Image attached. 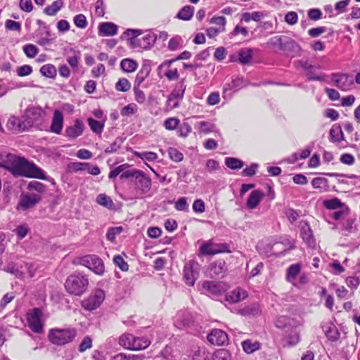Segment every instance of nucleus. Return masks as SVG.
Masks as SVG:
<instances>
[{
	"mask_svg": "<svg viewBox=\"0 0 360 360\" xmlns=\"http://www.w3.org/2000/svg\"><path fill=\"white\" fill-rule=\"evenodd\" d=\"M225 165L231 169H238L243 167L244 163L242 160L236 158H226Z\"/></svg>",
	"mask_w": 360,
	"mask_h": 360,
	"instance_id": "obj_46",
	"label": "nucleus"
},
{
	"mask_svg": "<svg viewBox=\"0 0 360 360\" xmlns=\"http://www.w3.org/2000/svg\"><path fill=\"white\" fill-rule=\"evenodd\" d=\"M200 264L193 260L186 262L184 267V279L185 283L193 286L199 276Z\"/></svg>",
	"mask_w": 360,
	"mask_h": 360,
	"instance_id": "obj_9",
	"label": "nucleus"
},
{
	"mask_svg": "<svg viewBox=\"0 0 360 360\" xmlns=\"http://www.w3.org/2000/svg\"><path fill=\"white\" fill-rule=\"evenodd\" d=\"M247 296L248 294L245 290L237 288L226 295V300L232 303H236L244 300Z\"/></svg>",
	"mask_w": 360,
	"mask_h": 360,
	"instance_id": "obj_28",
	"label": "nucleus"
},
{
	"mask_svg": "<svg viewBox=\"0 0 360 360\" xmlns=\"http://www.w3.org/2000/svg\"><path fill=\"white\" fill-rule=\"evenodd\" d=\"M142 33L141 30L128 29L124 32L126 35H131V45L133 48H141L143 49H149L155 44L157 36L149 32L142 37L137 39L136 37Z\"/></svg>",
	"mask_w": 360,
	"mask_h": 360,
	"instance_id": "obj_3",
	"label": "nucleus"
},
{
	"mask_svg": "<svg viewBox=\"0 0 360 360\" xmlns=\"http://www.w3.org/2000/svg\"><path fill=\"white\" fill-rule=\"evenodd\" d=\"M131 88V84L126 78H121L115 84V89L118 91L126 92Z\"/></svg>",
	"mask_w": 360,
	"mask_h": 360,
	"instance_id": "obj_52",
	"label": "nucleus"
},
{
	"mask_svg": "<svg viewBox=\"0 0 360 360\" xmlns=\"http://www.w3.org/2000/svg\"><path fill=\"white\" fill-rule=\"evenodd\" d=\"M328 181L326 178L316 177L312 179L311 185L314 188H319L320 191H325L328 186Z\"/></svg>",
	"mask_w": 360,
	"mask_h": 360,
	"instance_id": "obj_43",
	"label": "nucleus"
},
{
	"mask_svg": "<svg viewBox=\"0 0 360 360\" xmlns=\"http://www.w3.org/2000/svg\"><path fill=\"white\" fill-rule=\"evenodd\" d=\"M89 279L86 275L79 272L70 274L66 279L65 287L68 292L76 296H81L87 290Z\"/></svg>",
	"mask_w": 360,
	"mask_h": 360,
	"instance_id": "obj_2",
	"label": "nucleus"
},
{
	"mask_svg": "<svg viewBox=\"0 0 360 360\" xmlns=\"http://www.w3.org/2000/svg\"><path fill=\"white\" fill-rule=\"evenodd\" d=\"M244 352L247 354H252L260 349V343L257 341L245 340L241 343Z\"/></svg>",
	"mask_w": 360,
	"mask_h": 360,
	"instance_id": "obj_30",
	"label": "nucleus"
},
{
	"mask_svg": "<svg viewBox=\"0 0 360 360\" xmlns=\"http://www.w3.org/2000/svg\"><path fill=\"white\" fill-rule=\"evenodd\" d=\"M105 299V292L101 289H96L89 297L82 302V307L92 311L98 308Z\"/></svg>",
	"mask_w": 360,
	"mask_h": 360,
	"instance_id": "obj_11",
	"label": "nucleus"
},
{
	"mask_svg": "<svg viewBox=\"0 0 360 360\" xmlns=\"http://www.w3.org/2000/svg\"><path fill=\"white\" fill-rule=\"evenodd\" d=\"M69 169L75 172L87 171L89 174L96 176L101 173L99 167L88 162H72Z\"/></svg>",
	"mask_w": 360,
	"mask_h": 360,
	"instance_id": "obj_14",
	"label": "nucleus"
},
{
	"mask_svg": "<svg viewBox=\"0 0 360 360\" xmlns=\"http://www.w3.org/2000/svg\"><path fill=\"white\" fill-rule=\"evenodd\" d=\"M120 67L125 72H132L136 70L138 64L132 59L125 58L121 61Z\"/></svg>",
	"mask_w": 360,
	"mask_h": 360,
	"instance_id": "obj_37",
	"label": "nucleus"
},
{
	"mask_svg": "<svg viewBox=\"0 0 360 360\" xmlns=\"http://www.w3.org/2000/svg\"><path fill=\"white\" fill-rule=\"evenodd\" d=\"M22 49L27 57L30 58H34L39 53L38 48L32 44L25 45Z\"/></svg>",
	"mask_w": 360,
	"mask_h": 360,
	"instance_id": "obj_50",
	"label": "nucleus"
},
{
	"mask_svg": "<svg viewBox=\"0 0 360 360\" xmlns=\"http://www.w3.org/2000/svg\"><path fill=\"white\" fill-rule=\"evenodd\" d=\"M302 264L300 263H296L290 265L286 270V281L291 284L294 283L295 280L297 278V276L300 274Z\"/></svg>",
	"mask_w": 360,
	"mask_h": 360,
	"instance_id": "obj_23",
	"label": "nucleus"
},
{
	"mask_svg": "<svg viewBox=\"0 0 360 360\" xmlns=\"http://www.w3.org/2000/svg\"><path fill=\"white\" fill-rule=\"evenodd\" d=\"M93 340L92 338L90 336H85L81 343L79 345L78 350L79 352L82 353L86 351L87 349H89L92 347Z\"/></svg>",
	"mask_w": 360,
	"mask_h": 360,
	"instance_id": "obj_53",
	"label": "nucleus"
},
{
	"mask_svg": "<svg viewBox=\"0 0 360 360\" xmlns=\"http://www.w3.org/2000/svg\"><path fill=\"white\" fill-rule=\"evenodd\" d=\"M202 288L212 295H219L226 290L225 285L221 282L204 281Z\"/></svg>",
	"mask_w": 360,
	"mask_h": 360,
	"instance_id": "obj_17",
	"label": "nucleus"
},
{
	"mask_svg": "<svg viewBox=\"0 0 360 360\" xmlns=\"http://www.w3.org/2000/svg\"><path fill=\"white\" fill-rule=\"evenodd\" d=\"M194 13V8L191 6H184L176 14V18L182 20H189L192 18Z\"/></svg>",
	"mask_w": 360,
	"mask_h": 360,
	"instance_id": "obj_35",
	"label": "nucleus"
},
{
	"mask_svg": "<svg viewBox=\"0 0 360 360\" xmlns=\"http://www.w3.org/2000/svg\"><path fill=\"white\" fill-rule=\"evenodd\" d=\"M5 270L15 276V277L22 279L25 278V273L23 269L20 268V265H18L15 263H10L6 267Z\"/></svg>",
	"mask_w": 360,
	"mask_h": 360,
	"instance_id": "obj_33",
	"label": "nucleus"
},
{
	"mask_svg": "<svg viewBox=\"0 0 360 360\" xmlns=\"http://www.w3.org/2000/svg\"><path fill=\"white\" fill-rule=\"evenodd\" d=\"M226 271V262L222 259L212 262L210 266L209 274L212 278L223 277Z\"/></svg>",
	"mask_w": 360,
	"mask_h": 360,
	"instance_id": "obj_19",
	"label": "nucleus"
},
{
	"mask_svg": "<svg viewBox=\"0 0 360 360\" xmlns=\"http://www.w3.org/2000/svg\"><path fill=\"white\" fill-rule=\"evenodd\" d=\"M79 264L87 267L98 275H102L105 271L103 260L94 255L82 257L79 259Z\"/></svg>",
	"mask_w": 360,
	"mask_h": 360,
	"instance_id": "obj_6",
	"label": "nucleus"
},
{
	"mask_svg": "<svg viewBox=\"0 0 360 360\" xmlns=\"http://www.w3.org/2000/svg\"><path fill=\"white\" fill-rule=\"evenodd\" d=\"M87 122L90 129L93 132L96 133V134H101L102 133L104 128V123H102L91 117L87 120Z\"/></svg>",
	"mask_w": 360,
	"mask_h": 360,
	"instance_id": "obj_44",
	"label": "nucleus"
},
{
	"mask_svg": "<svg viewBox=\"0 0 360 360\" xmlns=\"http://www.w3.org/2000/svg\"><path fill=\"white\" fill-rule=\"evenodd\" d=\"M149 74L148 68H141L136 75L134 86H140L141 83L146 79Z\"/></svg>",
	"mask_w": 360,
	"mask_h": 360,
	"instance_id": "obj_51",
	"label": "nucleus"
},
{
	"mask_svg": "<svg viewBox=\"0 0 360 360\" xmlns=\"http://www.w3.org/2000/svg\"><path fill=\"white\" fill-rule=\"evenodd\" d=\"M32 127V122L31 120L26 121L25 117L20 118L16 116L10 117L6 124L7 129L15 134L28 130Z\"/></svg>",
	"mask_w": 360,
	"mask_h": 360,
	"instance_id": "obj_10",
	"label": "nucleus"
},
{
	"mask_svg": "<svg viewBox=\"0 0 360 360\" xmlns=\"http://www.w3.org/2000/svg\"><path fill=\"white\" fill-rule=\"evenodd\" d=\"M280 49L283 51H295L300 50V47L295 41L283 36Z\"/></svg>",
	"mask_w": 360,
	"mask_h": 360,
	"instance_id": "obj_26",
	"label": "nucleus"
},
{
	"mask_svg": "<svg viewBox=\"0 0 360 360\" xmlns=\"http://www.w3.org/2000/svg\"><path fill=\"white\" fill-rule=\"evenodd\" d=\"M323 205L326 209L328 210H336L342 208L344 204L337 198H334L330 200H327L323 202Z\"/></svg>",
	"mask_w": 360,
	"mask_h": 360,
	"instance_id": "obj_47",
	"label": "nucleus"
},
{
	"mask_svg": "<svg viewBox=\"0 0 360 360\" xmlns=\"http://www.w3.org/2000/svg\"><path fill=\"white\" fill-rule=\"evenodd\" d=\"M169 158L174 162H181L184 159V155L175 148H169L168 149Z\"/></svg>",
	"mask_w": 360,
	"mask_h": 360,
	"instance_id": "obj_54",
	"label": "nucleus"
},
{
	"mask_svg": "<svg viewBox=\"0 0 360 360\" xmlns=\"http://www.w3.org/2000/svg\"><path fill=\"white\" fill-rule=\"evenodd\" d=\"M131 344L130 350H141L146 349L150 345V341L146 338L135 337V340Z\"/></svg>",
	"mask_w": 360,
	"mask_h": 360,
	"instance_id": "obj_36",
	"label": "nucleus"
},
{
	"mask_svg": "<svg viewBox=\"0 0 360 360\" xmlns=\"http://www.w3.org/2000/svg\"><path fill=\"white\" fill-rule=\"evenodd\" d=\"M41 201V198H40L39 195H34L31 193L25 194L23 193L20 196L18 207H20L23 210H26L34 207Z\"/></svg>",
	"mask_w": 360,
	"mask_h": 360,
	"instance_id": "obj_13",
	"label": "nucleus"
},
{
	"mask_svg": "<svg viewBox=\"0 0 360 360\" xmlns=\"http://www.w3.org/2000/svg\"><path fill=\"white\" fill-rule=\"evenodd\" d=\"M302 67L305 71H307L308 80L314 81H323V77L321 76H316L314 75V67L309 64L308 62H304L302 64Z\"/></svg>",
	"mask_w": 360,
	"mask_h": 360,
	"instance_id": "obj_39",
	"label": "nucleus"
},
{
	"mask_svg": "<svg viewBox=\"0 0 360 360\" xmlns=\"http://www.w3.org/2000/svg\"><path fill=\"white\" fill-rule=\"evenodd\" d=\"M309 281V276L307 273H302L300 275L299 279L295 280L294 283L292 285L297 288H300L303 285L308 283Z\"/></svg>",
	"mask_w": 360,
	"mask_h": 360,
	"instance_id": "obj_57",
	"label": "nucleus"
},
{
	"mask_svg": "<svg viewBox=\"0 0 360 360\" xmlns=\"http://www.w3.org/2000/svg\"><path fill=\"white\" fill-rule=\"evenodd\" d=\"M214 360H231V356L230 352L225 349L217 350L214 354Z\"/></svg>",
	"mask_w": 360,
	"mask_h": 360,
	"instance_id": "obj_55",
	"label": "nucleus"
},
{
	"mask_svg": "<svg viewBox=\"0 0 360 360\" xmlns=\"http://www.w3.org/2000/svg\"><path fill=\"white\" fill-rule=\"evenodd\" d=\"M63 6V1L62 0H56L53 1L51 5L46 6L44 13L49 16L55 15Z\"/></svg>",
	"mask_w": 360,
	"mask_h": 360,
	"instance_id": "obj_32",
	"label": "nucleus"
},
{
	"mask_svg": "<svg viewBox=\"0 0 360 360\" xmlns=\"http://www.w3.org/2000/svg\"><path fill=\"white\" fill-rule=\"evenodd\" d=\"M180 124V120L176 117H169L165 120L164 127L167 130H174Z\"/></svg>",
	"mask_w": 360,
	"mask_h": 360,
	"instance_id": "obj_56",
	"label": "nucleus"
},
{
	"mask_svg": "<svg viewBox=\"0 0 360 360\" xmlns=\"http://www.w3.org/2000/svg\"><path fill=\"white\" fill-rule=\"evenodd\" d=\"M29 193L34 195H39L42 198L43 195L46 192V186L37 181H30L27 186Z\"/></svg>",
	"mask_w": 360,
	"mask_h": 360,
	"instance_id": "obj_22",
	"label": "nucleus"
},
{
	"mask_svg": "<svg viewBox=\"0 0 360 360\" xmlns=\"http://www.w3.org/2000/svg\"><path fill=\"white\" fill-rule=\"evenodd\" d=\"M41 311L38 308H34L32 312L27 314L29 327L35 333H42L44 331L41 320Z\"/></svg>",
	"mask_w": 360,
	"mask_h": 360,
	"instance_id": "obj_12",
	"label": "nucleus"
},
{
	"mask_svg": "<svg viewBox=\"0 0 360 360\" xmlns=\"http://www.w3.org/2000/svg\"><path fill=\"white\" fill-rule=\"evenodd\" d=\"M41 74L48 78L53 79L57 75V70L52 64H46L40 68Z\"/></svg>",
	"mask_w": 360,
	"mask_h": 360,
	"instance_id": "obj_38",
	"label": "nucleus"
},
{
	"mask_svg": "<svg viewBox=\"0 0 360 360\" xmlns=\"http://www.w3.org/2000/svg\"><path fill=\"white\" fill-rule=\"evenodd\" d=\"M207 340L212 345L217 346L224 345L229 342L227 334L220 329L212 330L207 335Z\"/></svg>",
	"mask_w": 360,
	"mask_h": 360,
	"instance_id": "obj_15",
	"label": "nucleus"
},
{
	"mask_svg": "<svg viewBox=\"0 0 360 360\" xmlns=\"http://www.w3.org/2000/svg\"><path fill=\"white\" fill-rule=\"evenodd\" d=\"M226 243H215L212 240L204 242L200 247L201 255H214L219 253L231 252Z\"/></svg>",
	"mask_w": 360,
	"mask_h": 360,
	"instance_id": "obj_5",
	"label": "nucleus"
},
{
	"mask_svg": "<svg viewBox=\"0 0 360 360\" xmlns=\"http://www.w3.org/2000/svg\"><path fill=\"white\" fill-rule=\"evenodd\" d=\"M84 129V122L77 119L73 124L68 126L65 129V136L70 139H75L78 136H81Z\"/></svg>",
	"mask_w": 360,
	"mask_h": 360,
	"instance_id": "obj_16",
	"label": "nucleus"
},
{
	"mask_svg": "<svg viewBox=\"0 0 360 360\" xmlns=\"http://www.w3.org/2000/svg\"><path fill=\"white\" fill-rule=\"evenodd\" d=\"M263 197L264 194L262 191L259 190H255L252 191L247 200L246 205L248 208L250 210L256 208L261 202Z\"/></svg>",
	"mask_w": 360,
	"mask_h": 360,
	"instance_id": "obj_24",
	"label": "nucleus"
},
{
	"mask_svg": "<svg viewBox=\"0 0 360 360\" xmlns=\"http://www.w3.org/2000/svg\"><path fill=\"white\" fill-rule=\"evenodd\" d=\"M182 42L183 41L181 37L175 36L170 39L168 44V49L170 51H175L180 46Z\"/></svg>",
	"mask_w": 360,
	"mask_h": 360,
	"instance_id": "obj_59",
	"label": "nucleus"
},
{
	"mask_svg": "<svg viewBox=\"0 0 360 360\" xmlns=\"http://www.w3.org/2000/svg\"><path fill=\"white\" fill-rule=\"evenodd\" d=\"M185 90L186 85L184 84V79H183L178 84V85H176L175 89L171 93L170 96H172V98H176L181 101L184 97Z\"/></svg>",
	"mask_w": 360,
	"mask_h": 360,
	"instance_id": "obj_41",
	"label": "nucleus"
},
{
	"mask_svg": "<svg viewBox=\"0 0 360 360\" xmlns=\"http://www.w3.org/2000/svg\"><path fill=\"white\" fill-rule=\"evenodd\" d=\"M73 22L79 28L84 29L87 25L86 18L83 14H78L74 17Z\"/></svg>",
	"mask_w": 360,
	"mask_h": 360,
	"instance_id": "obj_58",
	"label": "nucleus"
},
{
	"mask_svg": "<svg viewBox=\"0 0 360 360\" xmlns=\"http://www.w3.org/2000/svg\"><path fill=\"white\" fill-rule=\"evenodd\" d=\"M253 55V50L252 49H241L238 51V60L243 64L245 65L249 63Z\"/></svg>",
	"mask_w": 360,
	"mask_h": 360,
	"instance_id": "obj_34",
	"label": "nucleus"
},
{
	"mask_svg": "<svg viewBox=\"0 0 360 360\" xmlns=\"http://www.w3.org/2000/svg\"><path fill=\"white\" fill-rule=\"evenodd\" d=\"M117 26L112 22H103L99 25L101 36H115L117 33Z\"/></svg>",
	"mask_w": 360,
	"mask_h": 360,
	"instance_id": "obj_25",
	"label": "nucleus"
},
{
	"mask_svg": "<svg viewBox=\"0 0 360 360\" xmlns=\"http://www.w3.org/2000/svg\"><path fill=\"white\" fill-rule=\"evenodd\" d=\"M72 53L71 56H68L67 58V62L74 69H77L78 67L79 61L81 58V53L79 51L70 49Z\"/></svg>",
	"mask_w": 360,
	"mask_h": 360,
	"instance_id": "obj_40",
	"label": "nucleus"
},
{
	"mask_svg": "<svg viewBox=\"0 0 360 360\" xmlns=\"http://www.w3.org/2000/svg\"><path fill=\"white\" fill-rule=\"evenodd\" d=\"M330 138L332 142L340 143L345 140L344 134L340 125L334 124L330 130Z\"/></svg>",
	"mask_w": 360,
	"mask_h": 360,
	"instance_id": "obj_29",
	"label": "nucleus"
},
{
	"mask_svg": "<svg viewBox=\"0 0 360 360\" xmlns=\"http://www.w3.org/2000/svg\"><path fill=\"white\" fill-rule=\"evenodd\" d=\"M198 127L200 133L209 134L214 131L215 126L210 122L202 121L198 123Z\"/></svg>",
	"mask_w": 360,
	"mask_h": 360,
	"instance_id": "obj_48",
	"label": "nucleus"
},
{
	"mask_svg": "<svg viewBox=\"0 0 360 360\" xmlns=\"http://www.w3.org/2000/svg\"><path fill=\"white\" fill-rule=\"evenodd\" d=\"M122 139L117 138L105 150V153H112L116 152L122 143Z\"/></svg>",
	"mask_w": 360,
	"mask_h": 360,
	"instance_id": "obj_64",
	"label": "nucleus"
},
{
	"mask_svg": "<svg viewBox=\"0 0 360 360\" xmlns=\"http://www.w3.org/2000/svg\"><path fill=\"white\" fill-rule=\"evenodd\" d=\"M300 340L299 333L293 331L285 338V345L294 346L300 342Z\"/></svg>",
	"mask_w": 360,
	"mask_h": 360,
	"instance_id": "obj_49",
	"label": "nucleus"
},
{
	"mask_svg": "<svg viewBox=\"0 0 360 360\" xmlns=\"http://www.w3.org/2000/svg\"><path fill=\"white\" fill-rule=\"evenodd\" d=\"M136 198H143L148 194L151 189L152 181L143 171L138 174L134 181Z\"/></svg>",
	"mask_w": 360,
	"mask_h": 360,
	"instance_id": "obj_7",
	"label": "nucleus"
},
{
	"mask_svg": "<svg viewBox=\"0 0 360 360\" xmlns=\"http://www.w3.org/2000/svg\"><path fill=\"white\" fill-rule=\"evenodd\" d=\"M76 335L77 330L74 328H53L49 330L48 338L53 345L61 346L72 342Z\"/></svg>",
	"mask_w": 360,
	"mask_h": 360,
	"instance_id": "obj_4",
	"label": "nucleus"
},
{
	"mask_svg": "<svg viewBox=\"0 0 360 360\" xmlns=\"http://www.w3.org/2000/svg\"><path fill=\"white\" fill-rule=\"evenodd\" d=\"M11 158L12 162L9 172L13 176L46 179L44 170L34 164L29 162L25 158L14 155V157H11Z\"/></svg>",
	"mask_w": 360,
	"mask_h": 360,
	"instance_id": "obj_1",
	"label": "nucleus"
},
{
	"mask_svg": "<svg viewBox=\"0 0 360 360\" xmlns=\"http://www.w3.org/2000/svg\"><path fill=\"white\" fill-rule=\"evenodd\" d=\"M300 235L304 242L311 248L316 245V240L314 237L312 231L307 222H304L301 227Z\"/></svg>",
	"mask_w": 360,
	"mask_h": 360,
	"instance_id": "obj_21",
	"label": "nucleus"
},
{
	"mask_svg": "<svg viewBox=\"0 0 360 360\" xmlns=\"http://www.w3.org/2000/svg\"><path fill=\"white\" fill-rule=\"evenodd\" d=\"M326 335L330 341H337L340 337V333L335 326L330 327L326 332Z\"/></svg>",
	"mask_w": 360,
	"mask_h": 360,
	"instance_id": "obj_63",
	"label": "nucleus"
},
{
	"mask_svg": "<svg viewBox=\"0 0 360 360\" xmlns=\"http://www.w3.org/2000/svg\"><path fill=\"white\" fill-rule=\"evenodd\" d=\"M328 77L334 86L342 91H349L354 85L352 77L347 73H332Z\"/></svg>",
	"mask_w": 360,
	"mask_h": 360,
	"instance_id": "obj_8",
	"label": "nucleus"
},
{
	"mask_svg": "<svg viewBox=\"0 0 360 360\" xmlns=\"http://www.w3.org/2000/svg\"><path fill=\"white\" fill-rule=\"evenodd\" d=\"M45 116V112L44 110L38 106L32 107L26 110V117H25L26 121L31 120L32 122V126L43 120Z\"/></svg>",
	"mask_w": 360,
	"mask_h": 360,
	"instance_id": "obj_18",
	"label": "nucleus"
},
{
	"mask_svg": "<svg viewBox=\"0 0 360 360\" xmlns=\"http://www.w3.org/2000/svg\"><path fill=\"white\" fill-rule=\"evenodd\" d=\"M123 229L121 226L110 228L107 232L106 237L108 240L112 242L114 241L116 236L121 233Z\"/></svg>",
	"mask_w": 360,
	"mask_h": 360,
	"instance_id": "obj_61",
	"label": "nucleus"
},
{
	"mask_svg": "<svg viewBox=\"0 0 360 360\" xmlns=\"http://www.w3.org/2000/svg\"><path fill=\"white\" fill-rule=\"evenodd\" d=\"M191 125L187 122H184L178 127V134L179 136L186 137L191 132Z\"/></svg>",
	"mask_w": 360,
	"mask_h": 360,
	"instance_id": "obj_60",
	"label": "nucleus"
},
{
	"mask_svg": "<svg viewBox=\"0 0 360 360\" xmlns=\"http://www.w3.org/2000/svg\"><path fill=\"white\" fill-rule=\"evenodd\" d=\"M191 322V317L190 314L181 311L176 314L174 324L179 328H185L189 326Z\"/></svg>",
	"mask_w": 360,
	"mask_h": 360,
	"instance_id": "obj_27",
	"label": "nucleus"
},
{
	"mask_svg": "<svg viewBox=\"0 0 360 360\" xmlns=\"http://www.w3.org/2000/svg\"><path fill=\"white\" fill-rule=\"evenodd\" d=\"M135 340V336L131 333H124L119 338V345L126 349L130 350L131 344Z\"/></svg>",
	"mask_w": 360,
	"mask_h": 360,
	"instance_id": "obj_31",
	"label": "nucleus"
},
{
	"mask_svg": "<svg viewBox=\"0 0 360 360\" xmlns=\"http://www.w3.org/2000/svg\"><path fill=\"white\" fill-rule=\"evenodd\" d=\"M137 110V106L134 103H130L121 110V115L122 116H129L136 113Z\"/></svg>",
	"mask_w": 360,
	"mask_h": 360,
	"instance_id": "obj_62",
	"label": "nucleus"
},
{
	"mask_svg": "<svg viewBox=\"0 0 360 360\" xmlns=\"http://www.w3.org/2000/svg\"><path fill=\"white\" fill-rule=\"evenodd\" d=\"M134 155L136 158H141L143 160H146L150 162L155 161L158 159L157 153L152 151H145L142 153L135 151Z\"/></svg>",
	"mask_w": 360,
	"mask_h": 360,
	"instance_id": "obj_45",
	"label": "nucleus"
},
{
	"mask_svg": "<svg viewBox=\"0 0 360 360\" xmlns=\"http://www.w3.org/2000/svg\"><path fill=\"white\" fill-rule=\"evenodd\" d=\"M96 202L100 205H102L108 209H112L114 207V202L112 199L105 194H99L96 198Z\"/></svg>",
	"mask_w": 360,
	"mask_h": 360,
	"instance_id": "obj_42",
	"label": "nucleus"
},
{
	"mask_svg": "<svg viewBox=\"0 0 360 360\" xmlns=\"http://www.w3.org/2000/svg\"><path fill=\"white\" fill-rule=\"evenodd\" d=\"M63 127V115L58 110H56L50 127V131L56 134H60Z\"/></svg>",
	"mask_w": 360,
	"mask_h": 360,
	"instance_id": "obj_20",
	"label": "nucleus"
}]
</instances>
